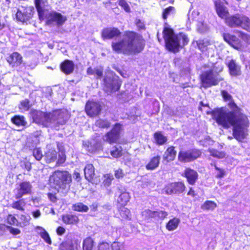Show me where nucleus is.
<instances>
[{
    "label": "nucleus",
    "instance_id": "obj_1",
    "mask_svg": "<svg viewBox=\"0 0 250 250\" xmlns=\"http://www.w3.org/2000/svg\"><path fill=\"white\" fill-rule=\"evenodd\" d=\"M225 101L229 102V106L231 111H226L221 108L212 112V116L216 123L225 128L233 127V136L239 142H243L248 135V119L242 113L240 108L232 99V96L226 91H221Z\"/></svg>",
    "mask_w": 250,
    "mask_h": 250
},
{
    "label": "nucleus",
    "instance_id": "obj_2",
    "mask_svg": "<svg viewBox=\"0 0 250 250\" xmlns=\"http://www.w3.org/2000/svg\"><path fill=\"white\" fill-rule=\"evenodd\" d=\"M145 45V41L141 35L129 31L124 32L122 38L113 42L111 44L113 51L127 55L141 52Z\"/></svg>",
    "mask_w": 250,
    "mask_h": 250
},
{
    "label": "nucleus",
    "instance_id": "obj_3",
    "mask_svg": "<svg viewBox=\"0 0 250 250\" xmlns=\"http://www.w3.org/2000/svg\"><path fill=\"white\" fill-rule=\"evenodd\" d=\"M30 115L33 122L36 124L56 130H59L60 126L64 125L69 118L67 111L62 109L49 113L33 110L30 112Z\"/></svg>",
    "mask_w": 250,
    "mask_h": 250
},
{
    "label": "nucleus",
    "instance_id": "obj_4",
    "mask_svg": "<svg viewBox=\"0 0 250 250\" xmlns=\"http://www.w3.org/2000/svg\"><path fill=\"white\" fill-rule=\"evenodd\" d=\"M163 33L166 47L170 51H178L180 47L187 44L189 42L186 34L181 33L175 35L173 30L167 27L164 28Z\"/></svg>",
    "mask_w": 250,
    "mask_h": 250
},
{
    "label": "nucleus",
    "instance_id": "obj_5",
    "mask_svg": "<svg viewBox=\"0 0 250 250\" xmlns=\"http://www.w3.org/2000/svg\"><path fill=\"white\" fill-rule=\"evenodd\" d=\"M42 0H35V4L41 20L46 19V24L47 25H55L59 27L62 25L66 21L65 16L56 11H52L45 14V11L41 6Z\"/></svg>",
    "mask_w": 250,
    "mask_h": 250
},
{
    "label": "nucleus",
    "instance_id": "obj_6",
    "mask_svg": "<svg viewBox=\"0 0 250 250\" xmlns=\"http://www.w3.org/2000/svg\"><path fill=\"white\" fill-rule=\"evenodd\" d=\"M50 181L55 186L58 192L62 190L66 193L69 189V183L71 181V176L67 171H56L50 178Z\"/></svg>",
    "mask_w": 250,
    "mask_h": 250
},
{
    "label": "nucleus",
    "instance_id": "obj_7",
    "mask_svg": "<svg viewBox=\"0 0 250 250\" xmlns=\"http://www.w3.org/2000/svg\"><path fill=\"white\" fill-rule=\"evenodd\" d=\"M222 70V66L215 63L212 64L209 70L204 72L201 76L203 86L208 87L212 85H217L222 80L218 73Z\"/></svg>",
    "mask_w": 250,
    "mask_h": 250
},
{
    "label": "nucleus",
    "instance_id": "obj_8",
    "mask_svg": "<svg viewBox=\"0 0 250 250\" xmlns=\"http://www.w3.org/2000/svg\"><path fill=\"white\" fill-rule=\"evenodd\" d=\"M225 22L229 27H241L250 32V20L244 15L236 14L229 16L226 18Z\"/></svg>",
    "mask_w": 250,
    "mask_h": 250
},
{
    "label": "nucleus",
    "instance_id": "obj_9",
    "mask_svg": "<svg viewBox=\"0 0 250 250\" xmlns=\"http://www.w3.org/2000/svg\"><path fill=\"white\" fill-rule=\"evenodd\" d=\"M104 82V90L108 94H110L113 91L118 90L121 84L118 77L115 76L112 71L106 73Z\"/></svg>",
    "mask_w": 250,
    "mask_h": 250
},
{
    "label": "nucleus",
    "instance_id": "obj_10",
    "mask_svg": "<svg viewBox=\"0 0 250 250\" xmlns=\"http://www.w3.org/2000/svg\"><path fill=\"white\" fill-rule=\"evenodd\" d=\"M123 130L122 125L116 124L112 129L107 132L103 137L104 141L110 144L116 143L120 138L121 132Z\"/></svg>",
    "mask_w": 250,
    "mask_h": 250
},
{
    "label": "nucleus",
    "instance_id": "obj_11",
    "mask_svg": "<svg viewBox=\"0 0 250 250\" xmlns=\"http://www.w3.org/2000/svg\"><path fill=\"white\" fill-rule=\"evenodd\" d=\"M201 154L200 151L196 149L180 151L178 154V158L181 162H189L196 159Z\"/></svg>",
    "mask_w": 250,
    "mask_h": 250
},
{
    "label": "nucleus",
    "instance_id": "obj_12",
    "mask_svg": "<svg viewBox=\"0 0 250 250\" xmlns=\"http://www.w3.org/2000/svg\"><path fill=\"white\" fill-rule=\"evenodd\" d=\"M32 186L29 182H22L19 183L14 189V193L16 199H21L23 196L30 194L31 193Z\"/></svg>",
    "mask_w": 250,
    "mask_h": 250
},
{
    "label": "nucleus",
    "instance_id": "obj_13",
    "mask_svg": "<svg viewBox=\"0 0 250 250\" xmlns=\"http://www.w3.org/2000/svg\"><path fill=\"white\" fill-rule=\"evenodd\" d=\"M223 38L224 40L233 48L237 50H243L245 45L236 36L229 33L224 34Z\"/></svg>",
    "mask_w": 250,
    "mask_h": 250
},
{
    "label": "nucleus",
    "instance_id": "obj_14",
    "mask_svg": "<svg viewBox=\"0 0 250 250\" xmlns=\"http://www.w3.org/2000/svg\"><path fill=\"white\" fill-rule=\"evenodd\" d=\"M34 8L28 6L24 8L22 10L19 9L16 13L17 19L21 22H26L29 20L33 16Z\"/></svg>",
    "mask_w": 250,
    "mask_h": 250
},
{
    "label": "nucleus",
    "instance_id": "obj_15",
    "mask_svg": "<svg viewBox=\"0 0 250 250\" xmlns=\"http://www.w3.org/2000/svg\"><path fill=\"white\" fill-rule=\"evenodd\" d=\"M85 109L87 115L93 117L100 114L101 110V106L99 103L88 101L85 105Z\"/></svg>",
    "mask_w": 250,
    "mask_h": 250
},
{
    "label": "nucleus",
    "instance_id": "obj_16",
    "mask_svg": "<svg viewBox=\"0 0 250 250\" xmlns=\"http://www.w3.org/2000/svg\"><path fill=\"white\" fill-rule=\"evenodd\" d=\"M185 188L183 183L174 182L168 184L165 188V190L167 194H179L185 190Z\"/></svg>",
    "mask_w": 250,
    "mask_h": 250
},
{
    "label": "nucleus",
    "instance_id": "obj_17",
    "mask_svg": "<svg viewBox=\"0 0 250 250\" xmlns=\"http://www.w3.org/2000/svg\"><path fill=\"white\" fill-rule=\"evenodd\" d=\"M121 31L115 27H108L104 29L102 31V37L103 40H109L120 36Z\"/></svg>",
    "mask_w": 250,
    "mask_h": 250
},
{
    "label": "nucleus",
    "instance_id": "obj_18",
    "mask_svg": "<svg viewBox=\"0 0 250 250\" xmlns=\"http://www.w3.org/2000/svg\"><path fill=\"white\" fill-rule=\"evenodd\" d=\"M22 57L18 52H13L7 58V61L12 67L18 66L22 62Z\"/></svg>",
    "mask_w": 250,
    "mask_h": 250
},
{
    "label": "nucleus",
    "instance_id": "obj_19",
    "mask_svg": "<svg viewBox=\"0 0 250 250\" xmlns=\"http://www.w3.org/2000/svg\"><path fill=\"white\" fill-rule=\"evenodd\" d=\"M185 175L188 183L190 185H194L198 178L197 172L190 168H187L185 171Z\"/></svg>",
    "mask_w": 250,
    "mask_h": 250
},
{
    "label": "nucleus",
    "instance_id": "obj_20",
    "mask_svg": "<svg viewBox=\"0 0 250 250\" xmlns=\"http://www.w3.org/2000/svg\"><path fill=\"white\" fill-rule=\"evenodd\" d=\"M118 192L120 194V195L117 200L118 203L121 206H125L129 202L130 199L129 193L125 191H122L119 188Z\"/></svg>",
    "mask_w": 250,
    "mask_h": 250
},
{
    "label": "nucleus",
    "instance_id": "obj_21",
    "mask_svg": "<svg viewBox=\"0 0 250 250\" xmlns=\"http://www.w3.org/2000/svg\"><path fill=\"white\" fill-rule=\"evenodd\" d=\"M85 178L90 182H93L95 176L94 167L92 164H87L84 169Z\"/></svg>",
    "mask_w": 250,
    "mask_h": 250
},
{
    "label": "nucleus",
    "instance_id": "obj_22",
    "mask_svg": "<svg viewBox=\"0 0 250 250\" xmlns=\"http://www.w3.org/2000/svg\"><path fill=\"white\" fill-rule=\"evenodd\" d=\"M74 68V64L72 61L65 60L61 63V68L62 71L66 74L71 73Z\"/></svg>",
    "mask_w": 250,
    "mask_h": 250
},
{
    "label": "nucleus",
    "instance_id": "obj_23",
    "mask_svg": "<svg viewBox=\"0 0 250 250\" xmlns=\"http://www.w3.org/2000/svg\"><path fill=\"white\" fill-rule=\"evenodd\" d=\"M215 5L216 7V12L218 16L222 19H224L225 21L229 16V12L227 8L221 5L220 2L215 1Z\"/></svg>",
    "mask_w": 250,
    "mask_h": 250
},
{
    "label": "nucleus",
    "instance_id": "obj_24",
    "mask_svg": "<svg viewBox=\"0 0 250 250\" xmlns=\"http://www.w3.org/2000/svg\"><path fill=\"white\" fill-rule=\"evenodd\" d=\"M228 67L231 75L237 76L241 74L240 66L236 64L234 60L229 62Z\"/></svg>",
    "mask_w": 250,
    "mask_h": 250
},
{
    "label": "nucleus",
    "instance_id": "obj_25",
    "mask_svg": "<svg viewBox=\"0 0 250 250\" xmlns=\"http://www.w3.org/2000/svg\"><path fill=\"white\" fill-rule=\"evenodd\" d=\"M176 155V151L174 150L173 146L169 147L165 151L163 158L167 162L173 161Z\"/></svg>",
    "mask_w": 250,
    "mask_h": 250
},
{
    "label": "nucleus",
    "instance_id": "obj_26",
    "mask_svg": "<svg viewBox=\"0 0 250 250\" xmlns=\"http://www.w3.org/2000/svg\"><path fill=\"white\" fill-rule=\"evenodd\" d=\"M62 220L66 224H75L78 222L79 219L75 215L66 214L62 215Z\"/></svg>",
    "mask_w": 250,
    "mask_h": 250
},
{
    "label": "nucleus",
    "instance_id": "obj_27",
    "mask_svg": "<svg viewBox=\"0 0 250 250\" xmlns=\"http://www.w3.org/2000/svg\"><path fill=\"white\" fill-rule=\"evenodd\" d=\"M180 223V219L177 217H174L170 220L166 224V229L168 231H173L178 227Z\"/></svg>",
    "mask_w": 250,
    "mask_h": 250
},
{
    "label": "nucleus",
    "instance_id": "obj_28",
    "mask_svg": "<svg viewBox=\"0 0 250 250\" xmlns=\"http://www.w3.org/2000/svg\"><path fill=\"white\" fill-rule=\"evenodd\" d=\"M161 157L156 156L152 157L146 166V168L147 170H153L157 168L160 163Z\"/></svg>",
    "mask_w": 250,
    "mask_h": 250
},
{
    "label": "nucleus",
    "instance_id": "obj_29",
    "mask_svg": "<svg viewBox=\"0 0 250 250\" xmlns=\"http://www.w3.org/2000/svg\"><path fill=\"white\" fill-rule=\"evenodd\" d=\"M12 122L17 126H25L27 122L23 116L16 115L11 118Z\"/></svg>",
    "mask_w": 250,
    "mask_h": 250
},
{
    "label": "nucleus",
    "instance_id": "obj_30",
    "mask_svg": "<svg viewBox=\"0 0 250 250\" xmlns=\"http://www.w3.org/2000/svg\"><path fill=\"white\" fill-rule=\"evenodd\" d=\"M57 153L54 149H49L46 152L45 158L47 163H50L55 161L57 159Z\"/></svg>",
    "mask_w": 250,
    "mask_h": 250
},
{
    "label": "nucleus",
    "instance_id": "obj_31",
    "mask_svg": "<svg viewBox=\"0 0 250 250\" xmlns=\"http://www.w3.org/2000/svg\"><path fill=\"white\" fill-rule=\"evenodd\" d=\"M192 43L194 45L196 43L199 49L201 51H204L206 50L207 47L209 44V42L207 39H200L196 41H194Z\"/></svg>",
    "mask_w": 250,
    "mask_h": 250
},
{
    "label": "nucleus",
    "instance_id": "obj_32",
    "mask_svg": "<svg viewBox=\"0 0 250 250\" xmlns=\"http://www.w3.org/2000/svg\"><path fill=\"white\" fill-rule=\"evenodd\" d=\"M142 217L146 222H150L154 218V211L149 209H145L142 212Z\"/></svg>",
    "mask_w": 250,
    "mask_h": 250
},
{
    "label": "nucleus",
    "instance_id": "obj_33",
    "mask_svg": "<svg viewBox=\"0 0 250 250\" xmlns=\"http://www.w3.org/2000/svg\"><path fill=\"white\" fill-rule=\"evenodd\" d=\"M17 201L14 202L11 205V207L15 209L20 211H24V207L25 206L26 203L23 199H21Z\"/></svg>",
    "mask_w": 250,
    "mask_h": 250
},
{
    "label": "nucleus",
    "instance_id": "obj_34",
    "mask_svg": "<svg viewBox=\"0 0 250 250\" xmlns=\"http://www.w3.org/2000/svg\"><path fill=\"white\" fill-rule=\"evenodd\" d=\"M93 246L94 241L90 237H87L83 241V250H93Z\"/></svg>",
    "mask_w": 250,
    "mask_h": 250
},
{
    "label": "nucleus",
    "instance_id": "obj_35",
    "mask_svg": "<svg viewBox=\"0 0 250 250\" xmlns=\"http://www.w3.org/2000/svg\"><path fill=\"white\" fill-rule=\"evenodd\" d=\"M154 139L158 145H162L167 141L166 137L164 136L161 132H157L154 134Z\"/></svg>",
    "mask_w": 250,
    "mask_h": 250
},
{
    "label": "nucleus",
    "instance_id": "obj_36",
    "mask_svg": "<svg viewBox=\"0 0 250 250\" xmlns=\"http://www.w3.org/2000/svg\"><path fill=\"white\" fill-rule=\"evenodd\" d=\"M31 217L29 216H26L25 215H21L20 217V221L17 226L20 227H24L30 224Z\"/></svg>",
    "mask_w": 250,
    "mask_h": 250
},
{
    "label": "nucleus",
    "instance_id": "obj_37",
    "mask_svg": "<svg viewBox=\"0 0 250 250\" xmlns=\"http://www.w3.org/2000/svg\"><path fill=\"white\" fill-rule=\"evenodd\" d=\"M217 207L216 204L211 201H206L202 206L201 208L203 210H214Z\"/></svg>",
    "mask_w": 250,
    "mask_h": 250
},
{
    "label": "nucleus",
    "instance_id": "obj_38",
    "mask_svg": "<svg viewBox=\"0 0 250 250\" xmlns=\"http://www.w3.org/2000/svg\"><path fill=\"white\" fill-rule=\"evenodd\" d=\"M37 229L42 230L41 232V237L49 245L51 244V240L48 232L42 227L38 226Z\"/></svg>",
    "mask_w": 250,
    "mask_h": 250
},
{
    "label": "nucleus",
    "instance_id": "obj_39",
    "mask_svg": "<svg viewBox=\"0 0 250 250\" xmlns=\"http://www.w3.org/2000/svg\"><path fill=\"white\" fill-rule=\"evenodd\" d=\"M122 148L121 146L118 145L112 147L110 153L114 158H118L122 155Z\"/></svg>",
    "mask_w": 250,
    "mask_h": 250
},
{
    "label": "nucleus",
    "instance_id": "obj_40",
    "mask_svg": "<svg viewBox=\"0 0 250 250\" xmlns=\"http://www.w3.org/2000/svg\"><path fill=\"white\" fill-rule=\"evenodd\" d=\"M72 209L77 211L87 212L88 208L82 203H78L73 205Z\"/></svg>",
    "mask_w": 250,
    "mask_h": 250
},
{
    "label": "nucleus",
    "instance_id": "obj_41",
    "mask_svg": "<svg viewBox=\"0 0 250 250\" xmlns=\"http://www.w3.org/2000/svg\"><path fill=\"white\" fill-rule=\"evenodd\" d=\"M95 125L102 128H107L110 126V123L106 120L100 119L96 121Z\"/></svg>",
    "mask_w": 250,
    "mask_h": 250
},
{
    "label": "nucleus",
    "instance_id": "obj_42",
    "mask_svg": "<svg viewBox=\"0 0 250 250\" xmlns=\"http://www.w3.org/2000/svg\"><path fill=\"white\" fill-rule=\"evenodd\" d=\"M208 152L211 156L218 159H222L225 157L226 155L224 151H219L214 149H209Z\"/></svg>",
    "mask_w": 250,
    "mask_h": 250
},
{
    "label": "nucleus",
    "instance_id": "obj_43",
    "mask_svg": "<svg viewBox=\"0 0 250 250\" xmlns=\"http://www.w3.org/2000/svg\"><path fill=\"white\" fill-rule=\"evenodd\" d=\"M60 250H72L73 249L72 242L70 240H67L62 242L59 246Z\"/></svg>",
    "mask_w": 250,
    "mask_h": 250
},
{
    "label": "nucleus",
    "instance_id": "obj_44",
    "mask_svg": "<svg viewBox=\"0 0 250 250\" xmlns=\"http://www.w3.org/2000/svg\"><path fill=\"white\" fill-rule=\"evenodd\" d=\"M119 212L121 216L125 219H130L131 214L130 210L125 207V206H122L119 209Z\"/></svg>",
    "mask_w": 250,
    "mask_h": 250
},
{
    "label": "nucleus",
    "instance_id": "obj_45",
    "mask_svg": "<svg viewBox=\"0 0 250 250\" xmlns=\"http://www.w3.org/2000/svg\"><path fill=\"white\" fill-rule=\"evenodd\" d=\"M168 213L163 210L154 211V218L159 220H163L167 217Z\"/></svg>",
    "mask_w": 250,
    "mask_h": 250
},
{
    "label": "nucleus",
    "instance_id": "obj_46",
    "mask_svg": "<svg viewBox=\"0 0 250 250\" xmlns=\"http://www.w3.org/2000/svg\"><path fill=\"white\" fill-rule=\"evenodd\" d=\"M238 37L240 38L243 42H245L246 45L250 44V36L245 34L241 31H238Z\"/></svg>",
    "mask_w": 250,
    "mask_h": 250
},
{
    "label": "nucleus",
    "instance_id": "obj_47",
    "mask_svg": "<svg viewBox=\"0 0 250 250\" xmlns=\"http://www.w3.org/2000/svg\"><path fill=\"white\" fill-rule=\"evenodd\" d=\"M30 107L29 102L28 100L25 99L21 102L19 105V108L21 112L27 111Z\"/></svg>",
    "mask_w": 250,
    "mask_h": 250
},
{
    "label": "nucleus",
    "instance_id": "obj_48",
    "mask_svg": "<svg viewBox=\"0 0 250 250\" xmlns=\"http://www.w3.org/2000/svg\"><path fill=\"white\" fill-rule=\"evenodd\" d=\"M104 184L105 186L108 187L110 185L112 181L113 180V176L112 174H106L104 176Z\"/></svg>",
    "mask_w": 250,
    "mask_h": 250
},
{
    "label": "nucleus",
    "instance_id": "obj_49",
    "mask_svg": "<svg viewBox=\"0 0 250 250\" xmlns=\"http://www.w3.org/2000/svg\"><path fill=\"white\" fill-rule=\"evenodd\" d=\"M112 250H125V246L121 243L114 242L111 245Z\"/></svg>",
    "mask_w": 250,
    "mask_h": 250
},
{
    "label": "nucleus",
    "instance_id": "obj_50",
    "mask_svg": "<svg viewBox=\"0 0 250 250\" xmlns=\"http://www.w3.org/2000/svg\"><path fill=\"white\" fill-rule=\"evenodd\" d=\"M33 154L34 157L38 161L41 160L43 157V155L42 154V151L39 148L34 149L33 150Z\"/></svg>",
    "mask_w": 250,
    "mask_h": 250
},
{
    "label": "nucleus",
    "instance_id": "obj_51",
    "mask_svg": "<svg viewBox=\"0 0 250 250\" xmlns=\"http://www.w3.org/2000/svg\"><path fill=\"white\" fill-rule=\"evenodd\" d=\"M8 223L12 225H16L17 226V224H19V222L17 218L12 215H8L7 217Z\"/></svg>",
    "mask_w": 250,
    "mask_h": 250
},
{
    "label": "nucleus",
    "instance_id": "obj_52",
    "mask_svg": "<svg viewBox=\"0 0 250 250\" xmlns=\"http://www.w3.org/2000/svg\"><path fill=\"white\" fill-rule=\"evenodd\" d=\"M119 4L125 12H129L130 11V7L125 0H119Z\"/></svg>",
    "mask_w": 250,
    "mask_h": 250
},
{
    "label": "nucleus",
    "instance_id": "obj_53",
    "mask_svg": "<svg viewBox=\"0 0 250 250\" xmlns=\"http://www.w3.org/2000/svg\"><path fill=\"white\" fill-rule=\"evenodd\" d=\"M197 26V29L200 33H204L208 30L207 25L203 22H199Z\"/></svg>",
    "mask_w": 250,
    "mask_h": 250
},
{
    "label": "nucleus",
    "instance_id": "obj_54",
    "mask_svg": "<svg viewBox=\"0 0 250 250\" xmlns=\"http://www.w3.org/2000/svg\"><path fill=\"white\" fill-rule=\"evenodd\" d=\"M103 68L102 67H97L95 68V75L97 79H101L103 76Z\"/></svg>",
    "mask_w": 250,
    "mask_h": 250
},
{
    "label": "nucleus",
    "instance_id": "obj_55",
    "mask_svg": "<svg viewBox=\"0 0 250 250\" xmlns=\"http://www.w3.org/2000/svg\"><path fill=\"white\" fill-rule=\"evenodd\" d=\"M7 229H9L10 232L13 235H16L21 233V230L17 228H15L10 226H6Z\"/></svg>",
    "mask_w": 250,
    "mask_h": 250
},
{
    "label": "nucleus",
    "instance_id": "obj_56",
    "mask_svg": "<svg viewBox=\"0 0 250 250\" xmlns=\"http://www.w3.org/2000/svg\"><path fill=\"white\" fill-rule=\"evenodd\" d=\"M110 247L108 243L106 242L101 243L99 245V250H109Z\"/></svg>",
    "mask_w": 250,
    "mask_h": 250
},
{
    "label": "nucleus",
    "instance_id": "obj_57",
    "mask_svg": "<svg viewBox=\"0 0 250 250\" xmlns=\"http://www.w3.org/2000/svg\"><path fill=\"white\" fill-rule=\"evenodd\" d=\"M65 161V156L64 153L62 152L59 155V159L57 161L58 165H61L63 164Z\"/></svg>",
    "mask_w": 250,
    "mask_h": 250
},
{
    "label": "nucleus",
    "instance_id": "obj_58",
    "mask_svg": "<svg viewBox=\"0 0 250 250\" xmlns=\"http://www.w3.org/2000/svg\"><path fill=\"white\" fill-rule=\"evenodd\" d=\"M215 168L219 171V173L217 174L216 177L218 178H221L224 177L225 174V171L224 169L219 168L216 166L215 165Z\"/></svg>",
    "mask_w": 250,
    "mask_h": 250
},
{
    "label": "nucleus",
    "instance_id": "obj_59",
    "mask_svg": "<svg viewBox=\"0 0 250 250\" xmlns=\"http://www.w3.org/2000/svg\"><path fill=\"white\" fill-rule=\"evenodd\" d=\"M124 176V173L123 171V170L119 168L117 170H115V176L116 178H121L123 177Z\"/></svg>",
    "mask_w": 250,
    "mask_h": 250
},
{
    "label": "nucleus",
    "instance_id": "obj_60",
    "mask_svg": "<svg viewBox=\"0 0 250 250\" xmlns=\"http://www.w3.org/2000/svg\"><path fill=\"white\" fill-rule=\"evenodd\" d=\"M173 9L172 7H169L166 8L163 12V17L164 19H166L167 18V15L170 13V12Z\"/></svg>",
    "mask_w": 250,
    "mask_h": 250
},
{
    "label": "nucleus",
    "instance_id": "obj_61",
    "mask_svg": "<svg viewBox=\"0 0 250 250\" xmlns=\"http://www.w3.org/2000/svg\"><path fill=\"white\" fill-rule=\"evenodd\" d=\"M136 24L139 30L145 28V24L140 19L136 20Z\"/></svg>",
    "mask_w": 250,
    "mask_h": 250
},
{
    "label": "nucleus",
    "instance_id": "obj_62",
    "mask_svg": "<svg viewBox=\"0 0 250 250\" xmlns=\"http://www.w3.org/2000/svg\"><path fill=\"white\" fill-rule=\"evenodd\" d=\"M31 214L35 219H37L41 216V212L39 209L33 210L31 212Z\"/></svg>",
    "mask_w": 250,
    "mask_h": 250
},
{
    "label": "nucleus",
    "instance_id": "obj_63",
    "mask_svg": "<svg viewBox=\"0 0 250 250\" xmlns=\"http://www.w3.org/2000/svg\"><path fill=\"white\" fill-rule=\"evenodd\" d=\"M65 229L62 227H59L57 229V233L59 235H62L65 232Z\"/></svg>",
    "mask_w": 250,
    "mask_h": 250
},
{
    "label": "nucleus",
    "instance_id": "obj_64",
    "mask_svg": "<svg viewBox=\"0 0 250 250\" xmlns=\"http://www.w3.org/2000/svg\"><path fill=\"white\" fill-rule=\"evenodd\" d=\"M73 177L77 181H79L81 179L80 174L78 172L75 171L73 174Z\"/></svg>",
    "mask_w": 250,
    "mask_h": 250
}]
</instances>
